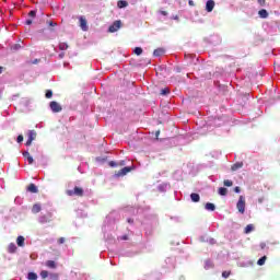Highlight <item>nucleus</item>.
<instances>
[{"instance_id":"42","label":"nucleus","mask_w":280,"mask_h":280,"mask_svg":"<svg viewBox=\"0 0 280 280\" xmlns=\"http://www.w3.org/2000/svg\"><path fill=\"white\" fill-rule=\"evenodd\" d=\"M260 248L264 250V248H266V243H260Z\"/></svg>"},{"instance_id":"28","label":"nucleus","mask_w":280,"mask_h":280,"mask_svg":"<svg viewBox=\"0 0 280 280\" xmlns=\"http://www.w3.org/2000/svg\"><path fill=\"white\" fill-rule=\"evenodd\" d=\"M39 275H40L42 279H47V277H49V271L43 270V271H40Z\"/></svg>"},{"instance_id":"6","label":"nucleus","mask_w":280,"mask_h":280,"mask_svg":"<svg viewBox=\"0 0 280 280\" xmlns=\"http://www.w3.org/2000/svg\"><path fill=\"white\" fill-rule=\"evenodd\" d=\"M50 109L52 110V113H60L62 110V106H60L58 102L52 101L50 102Z\"/></svg>"},{"instance_id":"44","label":"nucleus","mask_w":280,"mask_h":280,"mask_svg":"<svg viewBox=\"0 0 280 280\" xmlns=\"http://www.w3.org/2000/svg\"><path fill=\"white\" fill-rule=\"evenodd\" d=\"M120 240H124V241L128 240V235L121 236Z\"/></svg>"},{"instance_id":"22","label":"nucleus","mask_w":280,"mask_h":280,"mask_svg":"<svg viewBox=\"0 0 280 280\" xmlns=\"http://www.w3.org/2000/svg\"><path fill=\"white\" fill-rule=\"evenodd\" d=\"M133 52L136 54V56H141L143 54V48L141 47H136L133 49Z\"/></svg>"},{"instance_id":"9","label":"nucleus","mask_w":280,"mask_h":280,"mask_svg":"<svg viewBox=\"0 0 280 280\" xmlns=\"http://www.w3.org/2000/svg\"><path fill=\"white\" fill-rule=\"evenodd\" d=\"M26 191H30V194H38V187L35 184H30Z\"/></svg>"},{"instance_id":"40","label":"nucleus","mask_w":280,"mask_h":280,"mask_svg":"<svg viewBox=\"0 0 280 280\" xmlns=\"http://www.w3.org/2000/svg\"><path fill=\"white\" fill-rule=\"evenodd\" d=\"M5 71V68L3 66H0V75Z\"/></svg>"},{"instance_id":"20","label":"nucleus","mask_w":280,"mask_h":280,"mask_svg":"<svg viewBox=\"0 0 280 280\" xmlns=\"http://www.w3.org/2000/svg\"><path fill=\"white\" fill-rule=\"evenodd\" d=\"M59 49L61 51H67V49H69V45L67 43H60L59 44Z\"/></svg>"},{"instance_id":"11","label":"nucleus","mask_w":280,"mask_h":280,"mask_svg":"<svg viewBox=\"0 0 280 280\" xmlns=\"http://www.w3.org/2000/svg\"><path fill=\"white\" fill-rule=\"evenodd\" d=\"M23 156L28 161V165H32V163H34V158L31 156L30 152H23Z\"/></svg>"},{"instance_id":"21","label":"nucleus","mask_w":280,"mask_h":280,"mask_svg":"<svg viewBox=\"0 0 280 280\" xmlns=\"http://www.w3.org/2000/svg\"><path fill=\"white\" fill-rule=\"evenodd\" d=\"M27 279L28 280H37L38 275H36V272H28Z\"/></svg>"},{"instance_id":"32","label":"nucleus","mask_w":280,"mask_h":280,"mask_svg":"<svg viewBox=\"0 0 280 280\" xmlns=\"http://www.w3.org/2000/svg\"><path fill=\"white\" fill-rule=\"evenodd\" d=\"M39 221H40L42 224H45V223L49 222V219L47 217H42L39 219Z\"/></svg>"},{"instance_id":"14","label":"nucleus","mask_w":280,"mask_h":280,"mask_svg":"<svg viewBox=\"0 0 280 280\" xmlns=\"http://www.w3.org/2000/svg\"><path fill=\"white\" fill-rule=\"evenodd\" d=\"M163 54H165V50L163 48H156L153 51V56H155V57L163 56Z\"/></svg>"},{"instance_id":"46","label":"nucleus","mask_w":280,"mask_h":280,"mask_svg":"<svg viewBox=\"0 0 280 280\" xmlns=\"http://www.w3.org/2000/svg\"><path fill=\"white\" fill-rule=\"evenodd\" d=\"M189 5H194V0L188 1Z\"/></svg>"},{"instance_id":"36","label":"nucleus","mask_w":280,"mask_h":280,"mask_svg":"<svg viewBox=\"0 0 280 280\" xmlns=\"http://www.w3.org/2000/svg\"><path fill=\"white\" fill-rule=\"evenodd\" d=\"M109 167H117L116 162H115V161H110V162H109Z\"/></svg>"},{"instance_id":"26","label":"nucleus","mask_w":280,"mask_h":280,"mask_svg":"<svg viewBox=\"0 0 280 280\" xmlns=\"http://www.w3.org/2000/svg\"><path fill=\"white\" fill-rule=\"evenodd\" d=\"M266 259H268V257L262 256L260 259H258L257 265L258 266H264V264H266Z\"/></svg>"},{"instance_id":"29","label":"nucleus","mask_w":280,"mask_h":280,"mask_svg":"<svg viewBox=\"0 0 280 280\" xmlns=\"http://www.w3.org/2000/svg\"><path fill=\"white\" fill-rule=\"evenodd\" d=\"M46 97H47V100H51V97H54V92L51 90H47Z\"/></svg>"},{"instance_id":"12","label":"nucleus","mask_w":280,"mask_h":280,"mask_svg":"<svg viewBox=\"0 0 280 280\" xmlns=\"http://www.w3.org/2000/svg\"><path fill=\"white\" fill-rule=\"evenodd\" d=\"M253 231H255V225L248 224V225H246V228H245V230H244V233H245L246 235H248V233H253Z\"/></svg>"},{"instance_id":"41","label":"nucleus","mask_w":280,"mask_h":280,"mask_svg":"<svg viewBox=\"0 0 280 280\" xmlns=\"http://www.w3.org/2000/svg\"><path fill=\"white\" fill-rule=\"evenodd\" d=\"M32 23H34L32 20H26L25 22L26 25H32Z\"/></svg>"},{"instance_id":"49","label":"nucleus","mask_w":280,"mask_h":280,"mask_svg":"<svg viewBox=\"0 0 280 280\" xmlns=\"http://www.w3.org/2000/svg\"><path fill=\"white\" fill-rule=\"evenodd\" d=\"M120 165H124V162H122V163H120Z\"/></svg>"},{"instance_id":"25","label":"nucleus","mask_w":280,"mask_h":280,"mask_svg":"<svg viewBox=\"0 0 280 280\" xmlns=\"http://www.w3.org/2000/svg\"><path fill=\"white\" fill-rule=\"evenodd\" d=\"M46 266H47V268H56V261H54V260H48V261H46Z\"/></svg>"},{"instance_id":"4","label":"nucleus","mask_w":280,"mask_h":280,"mask_svg":"<svg viewBox=\"0 0 280 280\" xmlns=\"http://www.w3.org/2000/svg\"><path fill=\"white\" fill-rule=\"evenodd\" d=\"M79 25H80L82 32H89V23L86 22V18L80 16Z\"/></svg>"},{"instance_id":"3","label":"nucleus","mask_w":280,"mask_h":280,"mask_svg":"<svg viewBox=\"0 0 280 280\" xmlns=\"http://www.w3.org/2000/svg\"><path fill=\"white\" fill-rule=\"evenodd\" d=\"M236 208L238 209V211H245L246 198H244V196H240L238 201L236 203Z\"/></svg>"},{"instance_id":"33","label":"nucleus","mask_w":280,"mask_h":280,"mask_svg":"<svg viewBox=\"0 0 280 280\" xmlns=\"http://www.w3.org/2000/svg\"><path fill=\"white\" fill-rule=\"evenodd\" d=\"M28 16H31L32 19H35V16H36V11H30V13H28Z\"/></svg>"},{"instance_id":"45","label":"nucleus","mask_w":280,"mask_h":280,"mask_svg":"<svg viewBox=\"0 0 280 280\" xmlns=\"http://www.w3.org/2000/svg\"><path fill=\"white\" fill-rule=\"evenodd\" d=\"M59 58H65V52L59 54Z\"/></svg>"},{"instance_id":"19","label":"nucleus","mask_w":280,"mask_h":280,"mask_svg":"<svg viewBox=\"0 0 280 280\" xmlns=\"http://www.w3.org/2000/svg\"><path fill=\"white\" fill-rule=\"evenodd\" d=\"M260 19H268V11L266 9H262L258 12Z\"/></svg>"},{"instance_id":"17","label":"nucleus","mask_w":280,"mask_h":280,"mask_svg":"<svg viewBox=\"0 0 280 280\" xmlns=\"http://www.w3.org/2000/svg\"><path fill=\"white\" fill-rule=\"evenodd\" d=\"M8 253H11V254L16 253V244H14V243L9 244Z\"/></svg>"},{"instance_id":"24","label":"nucleus","mask_w":280,"mask_h":280,"mask_svg":"<svg viewBox=\"0 0 280 280\" xmlns=\"http://www.w3.org/2000/svg\"><path fill=\"white\" fill-rule=\"evenodd\" d=\"M42 209H45L40 203H35L33 206V211H40Z\"/></svg>"},{"instance_id":"39","label":"nucleus","mask_w":280,"mask_h":280,"mask_svg":"<svg viewBox=\"0 0 280 280\" xmlns=\"http://www.w3.org/2000/svg\"><path fill=\"white\" fill-rule=\"evenodd\" d=\"M58 244H65V237H60V238L58 240Z\"/></svg>"},{"instance_id":"37","label":"nucleus","mask_w":280,"mask_h":280,"mask_svg":"<svg viewBox=\"0 0 280 280\" xmlns=\"http://www.w3.org/2000/svg\"><path fill=\"white\" fill-rule=\"evenodd\" d=\"M234 191H235V194H240V191H242V189L240 188V186H236V187H234Z\"/></svg>"},{"instance_id":"2","label":"nucleus","mask_w":280,"mask_h":280,"mask_svg":"<svg viewBox=\"0 0 280 280\" xmlns=\"http://www.w3.org/2000/svg\"><path fill=\"white\" fill-rule=\"evenodd\" d=\"M121 28V21L117 20L108 27V32L110 34H115V32H118Z\"/></svg>"},{"instance_id":"48","label":"nucleus","mask_w":280,"mask_h":280,"mask_svg":"<svg viewBox=\"0 0 280 280\" xmlns=\"http://www.w3.org/2000/svg\"><path fill=\"white\" fill-rule=\"evenodd\" d=\"M128 222H132V220L129 219Z\"/></svg>"},{"instance_id":"31","label":"nucleus","mask_w":280,"mask_h":280,"mask_svg":"<svg viewBox=\"0 0 280 280\" xmlns=\"http://www.w3.org/2000/svg\"><path fill=\"white\" fill-rule=\"evenodd\" d=\"M222 277L223 279H229L231 277V271H223Z\"/></svg>"},{"instance_id":"35","label":"nucleus","mask_w":280,"mask_h":280,"mask_svg":"<svg viewBox=\"0 0 280 280\" xmlns=\"http://www.w3.org/2000/svg\"><path fill=\"white\" fill-rule=\"evenodd\" d=\"M18 143H23V135L18 136Z\"/></svg>"},{"instance_id":"18","label":"nucleus","mask_w":280,"mask_h":280,"mask_svg":"<svg viewBox=\"0 0 280 280\" xmlns=\"http://www.w3.org/2000/svg\"><path fill=\"white\" fill-rule=\"evenodd\" d=\"M117 7L118 8H128V1H126V0H119L118 2H117Z\"/></svg>"},{"instance_id":"8","label":"nucleus","mask_w":280,"mask_h":280,"mask_svg":"<svg viewBox=\"0 0 280 280\" xmlns=\"http://www.w3.org/2000/svg\"><path fill=\"white\" fill-rule=\"evenodd\" d=\"M213 8H215V2L213 0H208L206 3L207 12H213Z\"/></svg>"},{"instance_id":"23","label":"nucleus","mask_w":280,"mask_h":280,"mask_svg":"<svg viewBox=\"0 0 280 280\" xmlns=\"http://www.w3.org/2000/svg\"><path fill=\"white\" fill-rule=\"evenodd\" d=\"M226 194H229V190L224 187H220L219 188V195L220 196H226Z\"/></svg>"},{"instance_id":"10","label":"nucleus","mask_w":280,"mask_h":280,"mask_svg":"<svg viewBox=\"0 0 280 280\" xmlns=\"http://www.w3.org/2000/svg\"><path fill=\"white\" fill-rule=\"evenodd\" d=\"M242 167H244V163L237 162L231 166V170H232V172H237V170H242Z\"/></svg>"},{"instance_id":"43","label":"nucleus","mask_w":280,"mask_h":280,"mask_svg":"<svg viewBox=\"0 0 280 280\" xmlns=\"http://www.w3.org/2000/svg\"><path fill=\"white\" fill-rule=\"evenodd\" d=\"M161 14H162L163 16H167V11H161Z\"/></svg>"},{"instance_id":"27","label":"nucleus","mask_w":280,"mask_h":280,"mask_svg":"<svg viewBox=\"0 0 280 280\" xmlns=\"http://www.w3.org/2000/svg\"><path fill=\"white\" fill-rule=\"evenodd\" d=\"M223 185L224 187H233V182L231 179H224Z\"/></svg>"},{"instance_id":"7","label":"nucleus","mask_w":280,"mask_h":280,"mask_svg":"<svg viewBox=\"0 0 280 280\" xmlns=\"http://www.w3.org/2000/svg\"><path fill=\"white\" fill-rule=\"evenodd\" d=\"M36 135H37L36 130H30L28 131V139H27L25 145H32V141H35Z\"/></svg>"},{"instance_id":"5","label":"nucleus","mask_w":280,"mask_h":280,"mask_svg":"<svg viewBox=\"0 0 280 280\" xmlns=\"http://www.w3.org/2000/svg\"><path fill=\"white\" fill-rule=\"evenodd\" d=\"M129 172H132V167L126 166V167L121 168L120 171H118L116 173V176H117V178H121V176H126V174H129Z\"/></svg>"},{"instance_id":"34","label":"nucleus","mask_w":280,"mask_h":280,"mask_svg":"<svg viewBox=\"0 0 280 280\" xmlns=\"http://www.w3.org/2000/svg\"><path fill=\"white\" fill-rule=\"evenodd\" d=\"M48 25H49L50 27H56V26L58 25V23L49 21V22H48Z\"/></svg>"},{"instance_id":"1","label":"nucleus","mask_w":280,"mask_h":280,"mask_svg":"<svg viewBox=\"0 0 280 280\" xmlns=\"http://www.w3.org/2000/svg\"><path fill=\"white\" fill-rule=\"evenodd\" d=\"M66 194L67 196H78V198H82V196H84V189L75 186L72 190H67Z\"/></svg>"},{"instance_id":"30","label":"nucleus","mask_w":280,"mask_h":280,"mask_svg":"<svg viewBox=\"0 0 280 280\" xmlns=\"http://www.w3.org/2000/svg\"><path fill=\"white\" fill-rule=\"evenodd\" d=\"M168 93H170V89L165 88L161 90L160 95H168Z\"/></svg>"},{"instance_id":"15","label":"nucleus","mask_w":280,"mask_h":280,"mask_svg":"<svg viewBox=\"0 0 280 280\" xmlns=\"http://www.w3.org/2000/svg\"><path fill=\"white\" fill-rule=\"evenodd\" d=\"M190 198H191V201L192 202H200V195L196 194V192H192L190 195Z\"/></svg>"},{"instance_id":"13","label":"nucleus","mask_w":280,"mask_h":280,"mask_svg":"<svg viewBox=\"0 0 280 280\" xmlns=\"http://www.w3.org/2000/svg\"><path fill=\"white\" fill-rule=\"evenodd\" d=\"M16 244H18V246H20V247L25 246V237H23V236H18V238H16Z\"/></svg>"},{"instance_id":"47","label":"nucleus","mask_w":280,"mask_h":280,"mask_svg":"<svg viewBox=\"0 0 280 280\" xmlns=\"http://www.w3.org/2000/svg\"><path fill=\"white\" fill-rule=\"evenodd\" d=\"M161 135V131H156L155 136L159 137Z\"/></svg>"},{"instance_id":"38","label":"nucleus","mask_w":280,"mask_h":280,"mask_svg":"<svg viewBox=\"0 0 280 280\" xmlns=\"http://www.w3.org/2000/svg\"><path fill=\"white\" fill-rule=\"evenodd\" d=\"M259 5H266V0H258Z\"/></svg>"},{"instance_id":"16","label":"nucleus","mask_w":280,"mask_h":280,"mask_svg":"<svg viewBox=\"0 0 280 280\" xmlns=\"http://www.w3.org/2000/svg\"><path fill=\"white\" fill-rule=\"evenodd\" d=\"M205 209L207 211H215V205L208 202V203H206Z\"/></svg>"}]
</instances>
